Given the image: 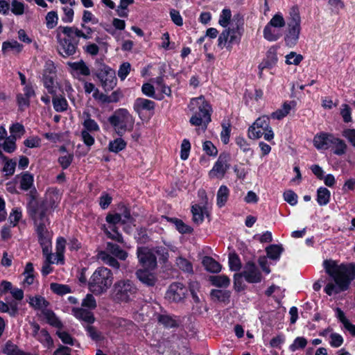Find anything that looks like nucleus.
<instances>
[{
    "label": "nucleus",
    "instance_id": "nucleus-1",
    "mask_svg": "<svg viewBox=\"0 0 355 355\" xmlns=\"http://www.w3.org/2000/svg\"><path fill=\"white\" fill-rule=\"evenodd\" d=\"M323 266L327 274L334 281L328 283L324 292L329 296L347 291L351 282L355 279V263H341L338 265L335 261L324 260Z\"/></svg>",
    "mask_w": 355,
    "mask_h": 355
},
{
    "label": "nucleus",
    "instance_id": "nucleus-2",
    "mask_svg": "<svg viewBox=\"0 0 355 355\" xmlns=\"http://www.w3.org/2000/svg\"><path fill=\"white\" fill-rule=\"evenodd\" d=\"M86 23L83 22L81 27L85 31L78 29L76 26H59L58 31L62 32L65 37L62 38L60 33L58 32L56 38L58 43V51L60 55L64 58H67L73 55L76 53L79 40L76 37H82L85 40H89L92 37L93 30L89 26H86Z\"/></svg>",
    "mask_w": 355,
    "mask_h": 355
},
{
    "label": "nucleus",
    "instance_id": "nucleus-3",
    "mask_svg": "<svg viewBox=\"0 0 355 355\" xmlns=\"http://www.w3.org/2000/svg\"><path fill=\"white\" fill-rule=\"evenodd\" d=\"M30 200L27 205V211L35 225L49 224L48 213L57 207L55 195L49 194L44 199L37 200V191L35 188L30 191Z\"/></svg>",
    "mask_w": 355,
    "mask_h": 355
},
{
    "label": "nucleus",
    "instance_id": "nucleus-4",
    "mask_svg": "<svg viewBox=\"0 0 355 355\" xmlns=\"http://www.w3.org/2000/svg\"><path fill=\"white\" fill-rule=\"evenodd\" d=\"M189 108L193 113L189 120L190 123L195 126H202V130H206L211 121L212 109L210 104L203 96H200L191 100Z\"/></svg>",
    "mask_w": 355,
    "mask_h": 355
},
{
    "label": "nucleus",
    "instance_id": "nucleus-5",
    "mask_svg": "<svg viewBox=\"0 0 355 355\" xmlns=\"http://www.w3.org/2000/svg\"><path fill=\"white\" fill-rule=\"evenodd\" d=\"M137 291L138 289L132 280L119 279L112 286L110 298L117 304L128 303L136 297Z\"/></svg>",
    "mask_w": 355,
    "mask_h": 355
},
{
    "label": "nucleus",
    "instance_id": "nucleus-6",
    "mask_svg": "<svg viewBox=\"0 0 355 355\" xmlns=\"http://www.w3.org/2000/svg\"><path fill=\"white\" fill-rule=\"evenodd\" d=\"M114 279L112 272L105 267H98L94 272L88 282V288L94 295L107 292Z\"/></svg>",
    "mask_w": 355,
    "mask_h": 355
},
{
    "label": "nucleus",
    "instance_id": "nucleus-7",
    "mask_svg": "<svg viewBox=\"0 0 355 355\" xmlns=\"http://www.w3.org/2000/svg\"><path fill=\"white\" fill-rule=\"evenodd\" d=\"M107 121L119 137L132 131L135 125V118L125 108L116 110Z\"/></svg>",
    "mask_w": 355,
    "mask_h": 355
},
{
    "label": "nucleus",
    "instance_id": "nucleus-8",
    "mask_svg": "<svg viewBox=\"0 0 355 355\" xmlns=\"http://www.w3.org/2000/svg\"><path fill=\"white\" fill-rule=\"evenodd\" d=\"M300 24L299 8L297 6H293L287 17V30L284 37L285 43L288 46L293 47L297 43L301 31Z\"/></svg>",
    "mask_w": 355,
    "mask_h": 355
},
{
    "label": "nucleus",
    "instance_id": "nucleus-9",
    "mask_svg": "<svg viewBox=\"0 0 355 355\" xmlns=\"http://www.w3.org/2000/svg\"><path fill=\"white\" fill-rule=\"evenodd\" d=\"M99 80L102 87L105 92L112 90L117 83L116 72L109 66L101 64L100 67L94 72Z\"/></svg>",
    "mask_w": 355,
    "mask_h": 355
},
{
    "label": "nucleus",
    "instance_id": "nucleus-10",
    "mask_svg": "<svg viewBox=\"0 0 355 355\" xmlns=\"http://www.w3.org/2000/svg\"><path fill=\"white\" fill-rule=\"evenodd\" d=\"M137 255L139 263L144 268L155 270L157 266V257L150 248L147 247H138Z\"/></svg>",
    "mask_w": 355,
    "mask_h": 355
},
{
    "label": "nucleus",
    "instance_id": "nucleus-11",
    "mask_svg": "<svg viewBox=\"0 0 355 355\" xmlns=\"http://www.w3.org/2000/svg\"><path fill=\"white\" fill-rule=\"evenodd\" d=\"M230 160V155L228 153H222L220 154L217 161L214 164L212 169L209 171V175L210 178H220L224 177L227 171L230 168L228 164Z\"/></svg>",
    "mask_w": 355,
    "mask_h": 355
},
{
    "label": "nucleus",
    "instance_id": "nucleus-12",
    "mask_svg": "<svg viewBox=\"0 0 355 355\" xmlns=\"http://www.w3.org/2000/svg\"><path fill=\"white\" fill-rule=\"evenodd\" d=\"M187 287L180 282L171 284L166 293V298L171 302H180L186 296Z\"/></svg>",
    "mask_w": 355,
    "mask_h": 355
},
{
    "label": "nucleus",
    "instance_id": "nucleus-13",
    "mask_svg": "<svg viewBox=\"0 0 355 355\" xmlns=\"http://www.w3.org/2000/svg\"><path fill=\"white\" fill-rule=\"evenodd\" d=\"M241 275H243L246 282L251 284L259 283L262 279V275L259 268L251 261L245 264Z\"/></svg>",
    "mask_w": 355,
    "mask_h": 355
},
{
    "label": "nucleus",
    "instance_id": "nucleus-14",
    "mask_svg": "<svg viewBox=\"0 0 355 355\" xmlns=\"http://www.w3.org/2000/svg\"><path fill=\"white\" fill-rule=\"evenodd\" d=\"M105 220L110 225V228L113 233L107 230H105V233L109 238L117 241H121L122 236L116 231V225L120 222L122 223L121 215L118 213L114 214H109L107 215Z\"/></svg>",
    "mask_w": 355,
    "mask_h": 355
},
{
    "label": "nucleus",
    "instance_id": "nucleus-15",
    "mask_svg": "<svg viewBox=\"0 0 355 355\" xmlns=\"http://www.w3.org/2000/svg\"><path fill=\"white\" fill-rule=\"evenodd\" d=\"M47 225H35L38 242L46 252H48V247H51V234L46 228Z\"/></svg>",
    "mask_w": 355,
    "mask_h": 355
},
{
    "label": "nucleus",
    "instance_id": "nucleus-16",
    "mask_svg": "<svg viewBox=\"0 0 355 355\" xmlns=\"http://www.w3.org/2000/svg\"><path fill=\"white\" fill-rule=\"evenodd\" d=\"M71 69L72 76L80 81H83L82 76H88L91 73L89 67L83 60L74 62H68Z\"/></svg>",
    "mask_w": 355,
    "mask_h": 355
},
{
    "label": "nucleus",
    "instance_id": "nucleus-17",
    "mask_svg": "<svg viewBox=\"0 0 355 355\" xmlns=\"http://www.w3.org/2000/svg\"><path fill=\"white\" fill-rule=\"evenodd\" d=\"M153 270L148 268H140L136 271L135 275L145 286H154L157 282V278L156 274Z\"/></svg>",
    "mask_w": 355,
    "mask_h": 355
},
{
    "label": "nucleus",
    "instance_id": "nucleus-18",
    "mask_svg": "<svg viewBox=\"0 0 355 355\" xmlns=\"http://www.w3.org/2000/svg\"><path fill=\"white\" fill-rule=\"evenodd\" d=\"M334 136L331 134L321 133L313 138L314 146L318 149H328L331 148Z\"/></svg>",
    "mask_w": 355,
    "mask_h": 355
},
{
    "label": "nucleus",
    "instance_id": "nucleus-19",
    "mask_svg": "<svg viewBox=\"0 0 355 355\" xmlns=\"http://www.w3.org/2000/svg\"><path fill=\"white\" fill-rule=\"evenodd\" d=\"M155 103L151 100L144 98H137L134 102L133 109L135 112L139 115L144 110L153 112L155 108Z\"/></svg>",
    "mask_w": 355,
    "mask_h": 355
},
{
    "label": "nucleus",
    "instance_id": "nucleus-20",
    "mask_svg": "<svg viewBox=\"0 0 355 355\" xmlns=\"http://www.w3.org/2000/svg\"><path fill=\"white\" fill-rule=\"evenodd\" d=\"M278 60L277 48L271 46L267 51L266 58L260 62L261 69H271Z\"/></svg>",
    "mask_w": 355,
    "mask_h": 355
},
{
    "label": "nucleus",
    "instance_id": "nucleus-21",
    "mask_svg": "<svg viewBox=\"0 0 355 355\" xmlns=\"http://www.w3.org/2000/svg\"><path fill=\"white\" fill-rule=\"evenodd\" d=\"M233 26L230 28L231 33L229 36V43H238L240 41V37L236 35V33H239V26L243 25V19L240 17L239 15H235L233 19V22L232 24Z\"/></svg>",
    "mask_w": 355,
    "mask_h": 355
},
{
    "label": "nucleus",
    "instance_id": "nucleus-22",
    "mask_svg": "<svg viewBox=\"0 0 355 355\" xmlns=\"http://www.w3.org/2000/svg\"><path fill=\"white\" fill-rule=\"evenodd\" d=\"M72 312L73 315L79 320H83L88 324H92L94 322L95 318L94 314L89 310L83 308H73Z\"/></svg>",
    "mask_w": 355,
    "mask_h": 355
},
{
    "label": "nucleus",
    "instance_id": "nucleus-23",
    "mask_svg": "<svg viewBox=\"0 0 355 355\" xmlns=\"http://www.w3.org/2000/svg\"><path fill=\"white\" fill-rule=\"evenodd\" d=\"M166 220L173 224L176 230L182 234H191L193 231V229L191 226L185 224L181 219L178 218L166 217Z\"/></svg>",
    "mask_w": 355,
    "mask_h": 355
},
{
    "label": "nucleus",
    "instance_id": "nucleus-24",
    "mask_svg": "<svg viewBox=\"0 0 355 355\" xmlns=\"http://www.w3.org/2000/svg\"><path fill=\"white\" fill-rule=\"evenodd\" d=\"M202 263L206 270L210 272L218 273L221 270V265L211 257H205Z\"/></svg>",
    "mask_w": 355,
    "mask_h": 355
},
{
    "label": "nucleus",
    "instance_id": "nucleus-25",
    "mask_svg": "<svg viewBox=\"0 0 355 355\" xmlns=\"http://www.w3.org/2000/svg\"><path fill=\"white\" fill-rule=\"evenodd\" d=\"M83 115L84 117L83 123V130H87V132H98L100 130L99 125L95 120L91 118V114L89 112H84Z\"/></svg>",
    "mask_w": 355,
    "mask_h": 355
},
{
    "label": "nucleus",
    "instance_id": "nucleus-26",
    "mask_svg": "<svg viewBox=\"0 0 355 355\" xmlns=\"http://www.w3.org/2000/svg\"><path fill=\"white\" fill-rule=\"evenodd\" d=\"M2 352L6 355H31L30 353L21 350L12 341L8 340L2 348Z\"/></svg>",
    "mask_w": 355,
    "mask_h": 355
},
{
    "label": "nucleus",
    "instance_id": "nucleus-27",
    "mask_svg": "<svg viewBox=\"0 0 355 355\" xmlns=\"http://www.w3.org/2000/svg\"><path fill=\"white\" fill-rule=\"evenodd\" d=\"M214 301L228 303L230 302V292L229 291L214 289L210 293Z\"/></svg>",
    "mask_w": 355,
    "mask_h": 355
},
{
    "label": "nucleus",
    "instance_id": "nucleus-28",
    "mask_svg": "<svg viewBox=\"0 0 355 355\" xmlns=\"http://www.w3.org/2000/svg\"><path fill=\"white\" fill-rule=\"evenodd\" d=\"M281 37L280 33L268 24L263 28V37L269 42H275Z\"/></svg>",
    "mask_w": 355,
    "mask_h": 355
},
{
    "label": "nucleus",
    "instance_id": "nucleus-29",
    "mask_svg": "<svg viewBox=\"0 0 355 355\" xmlns=\"http://www.w3.org/2000/svg\"><path fill=\"white\" fill-rule=\"evenodd\" d=\"M42 312L45 319L46 320L47 322L50 325L57 328L62 327V322L60 321V320L57 318L55 314L51 310L44 309L42 311Z\"/></svg>",
    "mask_w": 355,
    "mask_h": 355
},
{
    "label": "nucleus",
    "instance_id": "nucleus-30",
    "mask_svg": "<svg viewBox=\"0 0 355 355\" xmlns=\"http://www.w3.org/2000/svg\"><path fill=\"white\" fill-rule=\"evenodd\" d=\"M291 103L295 104L294 101H291L290 103L285 102L282 105V107L273 112L271 114V117L274 119L280 120L285 117L291 111Z\"/></svg>",
    "mask_w": 355,
    "mask_h": 355
},
{
    "label": "nucleus",
    "instance_id": "nucleus-31",
    "mask_svg": "<svg viewBox=\"0 0 355 355\" xmlns=\"http://www.w3.org/2000/svg\"><path fill=\"white\" fill-rule=\"evenodd\" d=\"M107 250L114 256L121 260H125L128 257V253L121 248V247L114 243H107Z\"/></svg>",
    "mask_w": 355,
    "mask_h": 355
},
{
    "label": "nucleus",
    "instance_id": "nucleus-32",
    "mask_svg": "<svg viewBox=\"0 0 355 355\" xmlns=\"http://www.w3.org/2000/svg\"><path fill=\"white\" fill-rule=\"evenodd\" d=\"M127 143L120 137L109 142L108 149L110 152L118 153L125 149Z\"/></svg>",
    "mask_w": 355,
    "mask_h": 355
},
{
    "label": "nucleus",
    "instance_id": "nucleus-33",
    "mask_svg": "<svg viewBox=\"0 0 355 355\" xmlns=\"http://www.w3.org/2000/svg\"><path fill=\"white\" fill-rule=\"evenodd\" d=\"M283 251L284 248L282 245L275 244L270 245L266 248L268 257L272 260H278Z\"/></svg>",
    "mask_w": 355,
    "mask_h": 355
},
{
    "label": "nucleus",
    "instance_id": "nucleus-34",
    "mask_svg": "<svg viewBox=\"0 0 355 355\" xmlns=\"http://www.w3.org/2000/svg\"><path fill=\"white\" fill-rule=\"evenodd\" d=\"M331 148H334L333 153L335 155L340 156L345 154L347 146L343 139L335 137L332 142Z\"/></svg>",
    "mask_w": 355,
    "mask_h": 355
},
{
    "label": "nucleus",
    "instance_id": "nucleus-35",
    "mask_svg": "<svg viewBox=\"0 0 355 355\" xmlns=\"http://www.w3.org/2000/svg\"><path fill=\"white\" fill-rule=\"evenodd\" d=\"M330 191L325 187H320L317 191V202L320 206L326 205L330 200Z\"/></svg>",
    "mask_w": 355,
    "mask_h": 355
},
{
    "label": "nucleus",
    "instance_id": "nucleus-36",
    "mask_svg": "<svg viewBox=\"0 0 355 355\" xmlns=\"http://www.w3.org/2000/svg\"><path fill=\"white\" fill-rule=\"evenodd\" d=\"M29 304L35 309H44L49 305V302L44 297L40 295H36L30 297Z\"/></svg>",
    "mask_w": 355,
    "mask_h": 355
},
{
    "label": "nucleus",
    "instance_id": "nucleus-37",
    "mask_svg": "<svg viewBox=\"0 0 355 355\" xmlns=\"http://www.w3.org/2000/svg\"><path fill=\"white\" fill-rule=\"evenodd\" d=\"M33 175L28 172L21 173L20 180V189L28 191L33 186Z\"/></svg>",
    "mask_w": 355,
    "mask_h": 355
},
{
    "label": "nucleus",
    "instance_id": "nucleus-38",
    "mask_svg": "<svg viewBox=\"0 0 355 355\" xmlns=\"http://www.w3.org/2000/svg\"><path fill=\"white\" fill-rule=\"evenodd\" d=\"M210 282L213 286L216 287H227L230 284V278L224 275L211 276Z\"/></svg>",
    "mask_w": 355,
    "mask_h": 355
},
{
    "label": "nucleus",
    "instance_id": "nucleus-39",
    "mask_svg": "<svg viewBox=\"0 0 355 355\" xmlns=\"http://www.w3.org/2000/svg\"><path fill=\"white\" fill-rule=\"evenodd\" d=\"M53 108L58 112H62L67 110L68 103L64 97L55 96L52 100Z\"/></svg>",
    "mask_w": 355,
    "mask_h": 355
},
{
    "label": "nucleus",
    "instance_id": "nucleus-40",
    "mask_svg": "<svg viewBox=\"0 0 355 355\" xmlns=\"http://www.w3.org/2000/svg\"><path fill=\"white\" fill-rule=\"evenodd\" d=\"M229 192V189L226 186L222 185L220 187L217 192V205L220 207L224 206L226 203L228 199Z\"/></svg>",
    "mask_w": 355,
    "mask_h": 355
},
{
    "label": "nucleus",
    "instance_id": "nucleus-41",
    "mask_svg": "<svg viewBox=\"0 0 355 355\" xmlns=\"http://www.w3.org/2000/svg\"><path fill=\"white\" fill-rule=\"evenodd\" d=\"M4 166L2 168V172L4 173L6 176H11L15 173L17 162L13 159H9L6 157V159L3 162Z\"/></svg>",
    "mask_w": 355,
    "mask_h": 355
},
{
    "label": "nucleus",
    "instance_id": "nucleus-42",
    "mask_svg": "<svg viewBox=\"0 0 355 355\" xmlns=\"http://www.w3.org/2000/svg\"><path fill=\"white\" fill-rule=\"evenodd\" d=\"M8 153H12L16 150V137L11 135L6 139L4 142L1 144V148Z\"/></svg>",
    "mask_w": 355,
    "mask_h": 355
},
{
    "label": "nucleus",
    "instance_id": "nucleus-43",
    "mask_svg": "<svg viewBox=\"0 0 355 355\" xmlns=\"http://www.w3.org/2000/svg\"><path fill=\"white\" fill-rule=\"evenodd\" d=\"M0 311L2 313H8L10 316H15L17 314L18 309L16 303H7L0 301Z\"/></svg>",
    "mask_w": 355,
    "mask_h": 355
},
{
    "label": "nucleus",
    "instance_id": "nucleus-44",
    "mask_svg": "<svg viewBox=\"0 0 355 355\" xmlns=\"http://www.w3.org/2000/svg\"><path fill=\"white\" fill-rule=\"evenodd\" d=\"M99 258L106 264L114 268L119 269L120 267L119 261L114 257H112L110 254L105 252H101L99 254Z\"/></svg>",
    "mask_w": 355,
    "mask_h": 355
},
{
    "label": "nucleus",
    "instance_id": "nucleus-45",
    "mask_svg": "<svg viewBox=\"0 0 355 355\" xmlns=\"http://www.w3.org/2000/svg\"><path fill=\"white\" fill-rule=\"evenodd\" d=\"M51 290L55 294L63 295L71 293V290L68 285L60 284L58 283H51L50 284Z\"/></svg>",
    "mask_w": 355,
    "mask_h": 355
},
{
    "label": "nucleus",
    "instance_id": "nucleus-46",
    "mask_svg": "<svg viewBox=\"0 0 355 355\" xmlns=\"http://www.w3.org/2000/svg\"><path fill=\"white\" fill-rule=\"evenodd\" d=\"M36 338L40 343L46 345L49 348L53 346V339L49 332L44 329L40 330L39 335Z\"/></svg>",
    "mask_w": 355,
    "mask_h": 355
},
{
    "label": "nucleus",
    "instance_id": "nucleus-47",
    "mask_svg": "<svg viewBox=\"0 0 355 355\" xmlns=\"http://www.w3.org/2000/svg\"><path fill=\"white\" fill-rule=\"evenodd\" d=\"M191 212L193 214V221L196 225L202 223L204 220V215L202 213V208L197 205H193L191 207Z\"/></svg>",
    "mask_w": 355,
    "mask_h": 355
},
{
    "label": "nucleus",
    "instance_id": "nucleus-48",
    "mask_svg": "<svg viewBox=\"0 0 355 355\" xmlns=\"http://www.w3.org/2000/svg\"><path fill=\"white\" fill-rule=\"evenodd\" d=\"M158 322L166 328L176 327V322L168 315L159 314L157 318Z\"/></svg>",
    "mask_w": 355,
    "mask_h": 355
},
{
    "label": "nucleus",
    "instance_id": "nucleus-49",
    "mask_svg": "<svg viewBox=\"0 0 355 355\" xmlns=\"http://www.w3.org/2000/svg\"><path fill=\"white\" fill-rule=\"evenodd\" d=\"M135 239L141 244H146L150 241L148 231L144 227H140L137 230Z\"/></svg>",
    "mask_w": 355,
    "mask_h": 355
},
{
    "label": "nucleus",
    "instance_id": "nucleus-50",
    "mask_svg": "<svg viewBox=\"0 0 355 355\" xmlns=\"http://www.w3.org/2000/svg\"><path fill=\"white\" fill-rule=\"evenodd\" d=\"M268 24L275 28H282L286 25V21L283 15L278 12L271 18Z\"/></svg>",
    "mask_w": 355,
    "mask_h": 355
},
{
    "label": "nucleus",
    "instance_id": "nucleus-51",
    "mask_svg": "<svg viewBox=\"0 0 355 355\" xmlns=\"http://www.w3.org/2000/svg\"><path fill=\"white\" fill-rule=\"evenodd\" d=\"M270 127V119L268 116H263L258 118L252 125V130L254 128H261V130H267Z\"/></svg>",
    "mask_w": 355,
    "mask_h": 355
},
{
    "label": "nucleus",
    "instance_id": "nucleus-52",
    "mask_svg": "<svg viewBox=\"0 0 355 355\" xmlns=\"http://www.w3.org/2000/svg\"><path fill=\"white\" fill-rule=\"evenodd\" d=\"M229 266L232 271H239L241 268V260L236 253L230 254Z\"/></svg>",
    "mask_w": 355,
    "mask_h": 355
},
{
    "label": "nucleus",
    "instance_id": "nucleus-53",
    "mask_svg": "<svg viewBox=\"0 0 355 355\" xmlns=\"http://www.w3.org/2000/svg\"><path fill=\"white\" fill-rule=\"evenodd\" d=\"M23 45L19 44L16 40L12 41H6L4 42L2 44V52L5 53L9 49L15 50L17 53L20 52L22 50Z\"/></svg>",
    "mask_w": 355,
    "mask_h": 355
},
{
    "label": "nucleus",
    "instance_id": "nucleus-54",
    "mask_svg": "<svg viewBox=\"0 0 355 355\" xmlns=\"http://www.w3.org/2000/svg\"><path fill=\"white\" fill-rule=\"evenodd\" d=\"M176 264L183 271L187 272H193V266L190 261L183 257H178L176 259Z\"/></svg>",
    "mask_w": 355,
    "mask_h": 355
},
{
    "label": "nucleus",
    "instance_id": "nucleus-55",
    "mask_svg": "<svg viewBox=\"0 0 355 355\" xmlns=\"http://www.w3.org/2000/svg\"><path fill=\"white\" fill-rule=\"evenodd\" d=\"M58 14L55 11L49 12L46 16V24L48 28L52 29L58 24Z\"/></svg>",
    "mask_w": 355,
    "mask_h": 355
},
{
    "label": "nucleus",
    "instance_id": "nucleus-56",
    "mask_svg": "<svg viewBox=\"0 0 355 355\" xmlns=\"http://www.w3.org/2000/svg\"><path fill=\"white\" fill-rule=\"evenodd\" d=\"M142 93L146 96L155 98L157 100H162L163 96L160 98H157L155 96V90L153 85L150 83H144L141 87Z\"/></svg>",
    "mask_w": 355,
    "mask_h": 355
},
{
    "label": "nucleus",
    "instance_id": "nucleus-57",
    "mask_svg": "<svg viewBox=\"0 0 355 355\" xmlns=\"http://www.w3.org/2000/svg\"><path fill=\"white\" fill-rule=\"evenodd\" d=\"M43 83L49 94H54L55 93L54 88V78L53 76L50 74H43Z\"/></svg>",
    "mask_w": 355,
    "mask_h": 355
},
{
    "label": "nucleus",
    "instance_id": "nucleus-58",
    "mask_svg": "<svg viewBox=\"0 0 355 355\" xmlns=\"http://www.w3.org/2000/svg\"><path fill=\"white\" fill-rule=\"evenodd\" d=\"M303 60V56L300 54H297L295 52H291L286 55V63L287 64L298 65Z\"/></svg>",
    "mask_w": 355,
    "mask_h": 355
},
{
    "label": "nucleus",
    "instance_id": "nucleus-59",
    "mask_svg": "<svg viewBox=\"0 0 355 355\" xmlns=\"http://www.w3.org/2000/svg\"><path fill=\"white\" fill-rule=\"evenodd\" d=\"M231 125L230 123H222V131L220 132V139L224 144H227L230 141L231 132Z\"/></svg>",
    "mask_w": 355,
    "mask_h": 355
},
{
    "label": "nucleus",
    "instance_id": "nucleus-60",
    "mask_svg": "<svg viewBox=\"0 0 355 355\" xmlns=\"http://www.w3.org/2000/svg\"><path fill=\"white\" fill-rule=\"evenodd\" d=\"M81 305L88 309H94L96 307V301L92 294H87L83 300Z\"/></svg>",
    "mask_w": 355,
    "mask_h": 355
},
{
    "label": "nucleus",
    "instance_id": "nucleus-61",
    "mask_svg": "<svg viewBox=\"0 0 355 355\" xmlns=\"http://www.w3.org/2000/svg\"><path fill=\"white\" fill-rule=\"evenodd\" d=\"M202 149L209 156L216 157L218 154L216 147L210 141H206L203 143Z\"/></svg>",
    "mask_w": 355,
    "mask_h": 355
},
{
    "label": "nucleus",
    "instance_id": "nucleus-62",
    "mask_svg": "<svg viewBox=\"0 0 355 355\" xmlns=\"http://www.w3.org/2000/svg\"><path fill=\"white\" fill-rule=\"evenodd\" d=\"M154 252H155L159 257V259L163 262H166L168 259V250L164 246H156L151 249Z\"/></svg>",
    "mask_w": 355,
    "mask_h": 355
},
{
    "label": "nucleus",
    "instance_id": "nucleus-63",
    "mask_svg": "<svg viewBox=\"0 0 355 355\" xmlns=\"http://www.w3.org/2000/svg\"><path fill=\"white\" fill-rule=\"evenodd\" d=\"M73 159V155L72 154H67L65 155L60 156L58 158V163L61 166L63 170L69 168Z\"/></svg>",
    "mask_w": 355,
    "mask_h": 355
},
{
    "label": "nucleus",
    "instance_id": "nucleus-64",
    "mask_svg": "<svg viewBox=\"0 0 355 355\" xmlns=\"http://www.w3.org/2000/svg\"><path fill=\"white\" fill-rule=\"evenodd\" d=\"M130 69L131 65L129 62H123L120 65L118 71V76L121 80H123L126 78L130 71Z\"/></svg>",
    "mask_w": 355,
    "mask_h": 355
}]
</instances>
